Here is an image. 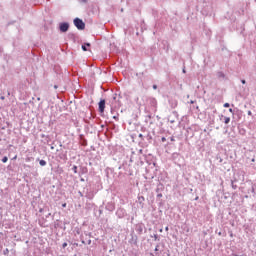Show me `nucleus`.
Wrapping results in <instances>:
<instances>
[{"label": "nucleus", "mask_w": 256, "mask_h": 256, "mask_svg": "<svg viewBox=\"0 0 256 256\" xmlns=\"http://www.w3.org/2000/svg\"><path fill=\"white\" fill-rule=\"evenodd\" d=\"M224 107H225V108L230 107L229 103H225V104H224Z\"/></svg>", "instance_id": "10"}, {"label": "nucleus", "mask_w": 256, "mask_h": 256, "mask_svg": "<svg viewBox=\"0 0 256 256\" xmlns=\"http://www.w3.org/2000/svg\"><path fill=\"white\" fill-rule=\"evenodd\" d=\"M87 47H91L90 43H86L85 45H82V50L87 51Z\"/></svg>", "instance_id": "4"}, {"label": "nucleus", "mask_w": 256, "mask_h": 256, "mask_svg": "<svg viewBox=\"0 0 256 256\" xmlns=\"http://www.w3.org/2000/svg\"><path fill=\"white\" fill-rule=\"evenodd\" d=\"M26 161H31V159L27 158Z\"/></svg>", "instance_id": "20"}, {"label": "nucleus", "mask_w": 256, "mask_h": 256, "mask_svg": "<svg viewBox=\"0 0 256 256\" xmlns=\"http://www.w3.org/2000/svg\"><path fill=\"white\" fill-rule=\"evenodd\" d=\"M242 85H245L246 81L245 80H241Z\"/></svg>", "instance_id": "12"}, {"label": "nucleus", "mask_w": 256, "mask_h": 256, "mask_svg": "<svg viewBox=\"0 0 256 256\" xmlns=\"http://www.w3.org/2000/svg\"><path fill=\"white\" fill-rule=\"evenodd\" d=\"M62 207L63 208L67 207V203L62 204Z\"/></svg>", "instance_id": "13"}, {"label": "nucleus", "mask_w": 256, "mask_h": 256, "mask_svg": "<svg viewBox=\"0 0 256 256\" xmlns=\"http://www.w3.org/2000/svg\"><path fill=\"white\" fill-rule=\"evenodd\" d=\"M73 171H74V173H77V166H73Z\"/></svg>", "instance_id": "8"}, {"label": "nucleus", "mask_w": 256, "mask_h": 256, "mask_svg": "<svg viewBox=\"0 0 256 256\" xmlns=\"http://www.w3.org/2000/svg\"><path fill=\"white\" fill-rule=\"evenodd\" d=\"M165 141H167V139L165 137H162V142L165 143Z\"/></svg>", "instance_id": "11"}, {"label": "nucleus", "mask_w": 256, "mask_h": 256, "mask_svg": "<svg viewBox=\"0 0 256 256\" xmlns=\"http://www.w3.org/2000/svg\"><path fill=\"white\" fill-rule=\"evenodd\" d=\"M7 161H9V158L7 156H5L3 159H2V163H7Z\"/></svg>", "instance_id": "7"}, {"label": "nucleus", "mask_w": 256, "mask_h": 256, "mask_svg": "<svg viewBox=\"0 0 256 256\" xmlns=\"http://www.w3.org/2000/svg\"><path fill=\"white\" fill-rule=\"evenodd\" d=\"M60 31L62 33H67V31H69V23L60 24Z\"/></svg>", "instance_id": "2"}, {"label": "nucleus", "mask_w": 256, "mask_h": 256, "mask_svg": "<svg viewBox=\"0 0 256 256\" xmlns=\"http://www.w3.org/2000/svg\"><path fill=\"white\" fill-rule=\"evenodd\" d=\"M229 112L232 113V112H233V109L230 108V109H229Z\"/></svg>", "instance_id": "16"}, {"label": "nucleus", "mask_w": 256, "mask_h": 256, "mask_svg": "<svg viewBox=\"0 0 256 256\" xmlns=\"http://www.w3.org/2000/svg\"><path fill=\"white\" fill-rule=\"evenodd\" d=\"M230 122H231V118H229V117H224V123H225V125H229Z\"/></svg>", "instance_id": "5"}, {"label": "nucleus", "mask_w": 256, "mask_h": 256, "mask_svg": "<svg viewBox=\"0 0 256 256\" xmlns=\"http://www.w3.org/2000/svg\"><path fill=\"white\" fill-rule=\"evenodd\" d=\"M74 25L80 31H83V29H85V22H83V20H81L79 18L74 19Z\"/></svg>", "instance_id": "1"}, {"label": "nucleus", "mask_w": 256, "mask_h": 256, "mask_svg": "<svg viewBox=\"0 0 256 256\" xmlns=\"http://www.w3.org/2000/svg\"><path fill=\"white\" fill-rule=\"evenodd\" d=\"M171 141H175V138L172 137V138H171Z\"/></svg>", "instance_id": "18"}, {"label": "nucleus", "mask_w": 256, "mask_h": 256, "mask_svg": "<svg viewBox=\"0 0 256 256\" xmlns=\"http://www.w3.org/2000/svg\"><path fill=\"white\" fill-rule=\"evenodd\" d=\"M165 231H169V226H166V227H165Z\"/></svg>", "instance_id": "14"}, {"label": "nucleus", "mask_w": 256, "mask_h": 256, "mask_svg": "<svg viewBox=\"0 0 256 256\" xmlns=\"http://www.w3.org/2000/svg\"><path fill=\"white\" fill-rule=\"evenodd\" d=\"M62 247H63V249H65V247H67V242H64V243L62 244Z\"/></svg>", "instance_id": "9"}, {"label": "nucleus", "mask_w": 256, "mask_h": 256, "mask_svg": "<svg viewBox=\"0 0 256 256\" xmlns=\"http://www.w3.org/2000/svg\"><path fill=\"white\" fill-rule=\"evenodd\" d=\"M14 160L17 159V155L13 158Z\"/></svg>", "instance_id": "21"}, {"label": "nucleus", "mask_w": 256, "mask_h": 256, "mask_svg": "<svg viewBox=\"0 0 256 256\" xmlns=\"http://www.w3.org/2000/svg\"><path fill=\"white\" fill-rule=\"evenodd\" d=\"M248 115H251V111H248Z\"/></svg>", "instance_id": "19"}, {"label": "nucleus", "mask_w": 256, "mask_h": 256, "mask_svg": "<svg viewBox=\"0 0 256 256\" xmlns=\"http://www.w3.org/2000/svg\"><path fill=\"white\" fill-rule=\"evenodd\" d=\"M183 73H187V71L185 69H183Z\"/></svg>", "instance_id": "17"}, {"label": "nucleus", "mask_w": 256, "mask_h": 256, "mask_svg": "<svg viewBox=\"0 0 256 256\" xmlns=\"http://www.w3.org/2000/svg\"><path fill=\"white\" fill-rule=\"evenodd\" d=\"M153 89H157V85H153Z\"/></svg>", "instance_id": "15"}, {"label": "nucleus", "mask_w": 256, "mask_h": 256, "mask_svg": "<svg viewBox=\"0 0 256 256\" xmlns=\"http://www.w3.org/2000/svg\"><path fill=\"white\" fill-rule=\"evenodd\" d=\"M39 164L41 165V167H45V165H47V162L45 160H40Z\"/></svg>", "instance_id": "6"}, {"label": "nucleus", "mask_w": 256, "mask_h": 256, "mask_svg": "<svg viewBox=\"0 0 256 256\" xmlns=\"http://www.w3.org/2000/svg\"><path fill=\"white\" fill-rule=\"evenodd\" d=\"M99 111L100 113H103L105 111V100H101L99 102Z\"/></svg>", "instance_id": "3"}]
</instances>
